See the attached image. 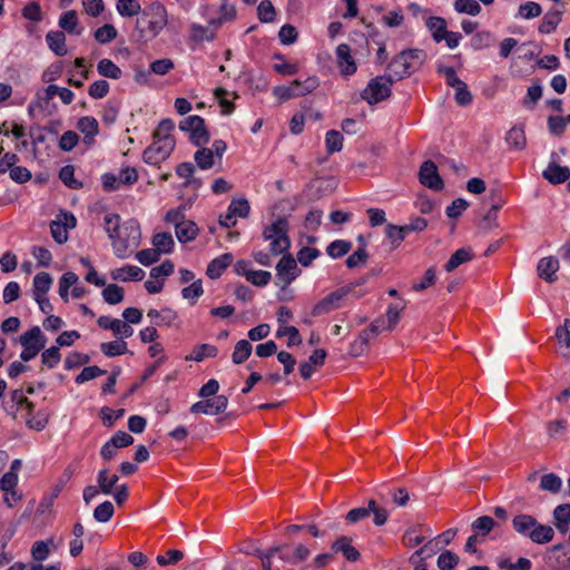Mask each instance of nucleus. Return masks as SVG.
Masks as SVG:
<instances>
[{
	"label": "nucleus",
	"mask_w": 570,
	"mask_h": 570,
	"mask_svg": "<svg viewBox=\"0 0 570 570\" xmlns=\"http://www.w3.org/2000/svg\"><path fill=\"white\" fill-rule=\"evenodd\" d=\"M118 214L109 213L104 217V228L114 253L119 258L128 257L140 244V225L136 219H128L124 223Z\"/></svg>",
	"instance_id": "f257e3e1"
},
{
	"label": "nucleus",
	"mask_w": 570,
	"mask_h": 570,
	"mask_svg": "<svg viewBox=\"0 0 570 570\" xmlns=\"http://www.w3.org/2000/svg\"><path fill=\"white\" fill-rule=\"evenodd\" d=\"M513 530L523 538L537 544H546L553 540L554 530L550 525L541 524L530 514H518L512 519Z\"/></svg>",
	"instance_id": "f03ea898"
},
{
	"label": "nucleus",
	"mask_w": 570,
	"mask_h": 570,
	"mask_svg": "<svg viewBox=\"0 0 570 570\" xmlns=\"http://www.w3.org/2000/svg\"><path fill=\"white\" fill-rule=\"evenodd\" d=\"M423 51L407 49L395 56L389 63L390 77L393 80H401L409 77L422 63Z\"/></svg>",
	"instance_id": "7ed1b4c3"
},
{
	"label": "nucleus",
	"mask_w": 570,
	"mask_h": 570,
	"mask_svg": "<svg viewBox=\"0 0 570 570\" xmlns=\"http://www.w3.org/2000/svg\"><path fill=\"white\" fill-rule=\"evenodd\" d=\"M287 233L288 223L285 218H277L264 228L263 238L271 242L269 249L273 255H281L289 248L291 240Z\"/></svg>",
	"instance_id": "20e7f679"
},
{
	"label": "nucleus",
	"mask_w": 570,
	"mask_h": 570,
	"mask_svg": "<svg viewBox=\"0 0 570 570\" xmlns=\"http://www.w3.org/2000/svg\"><path fill=\"white\" fill-rule=\"evenodd\" d=\"M320 86L316 76H309L305 80H294L289 85H281L273 88V95L279 101H287L293 98L303 97L313 92Z\"/></svg>",
	"instance_id": "39448f33"
},
{
	"label": "nucleus",
	"mask_w": 570,
	"mask_h": 570,
	"mask_svg": "<svg viewBox=\"0 0 570 570\" xmlns=\"http://www.w3.org/2000/svg\"><path fill=\"white\" fill-rule=\"evenodd\" d=\"M393 81L390 76H379L371 79L361 94L362 99L370 105L381 102L390 97Z\"/></svg>",
	"instance_id": "423d86ee"
},
{
	"label": "nucleus",
	"mask_w": 570,
	"mask_h": 570,
	"mask_svg": "<svg viewBox=\"0 0 570 570\" xmlns=\"http://www.w3.org/2000/svg\"><path fill=\"white\" fill-rule=\"evenodd\" d=\"M175 148V138L159 140L154 138L153 144L144 150L142 158L148 165H159L166 160Z\"/></svg>",
	"instance_id": "0eeeda50"
},
{
	"label": "nucleus",
	"mask_w": 570,
	"mask_h": 570,
	"mask_svg": "<svg viewBox=\"0 0 570 570\" xmlns=\"http://www.w3.org/2000/svg\"><path fill=\"white\" fill-rule=\"evenodd\" d=\"M77 219L71 213L61 212L55 220L50 223V233L58 244L68 240V229L76 227Z\"/></svg>",
	"instance_id": "6e6552de"
},
{
	"label": "nucleus",
	"mask_w": 570,
	"mask_h": 570,
	"mask_svg": "<svg viewBox=\"0 0 570 570\" xmlns=\"http://www.w3.org/2000/svg\"><path fill=\"white\" fill-rule=\"evenodd\" d=\"M346 294L347 291L345 288H338L330 293L327 296H325L314 305V307L311 311V315L313 317H318L322 315H326L335 309H338L341 307V302Z\"/></svg>",
	"instance_id": "1a4fd4ad"
},
{
	"label": "nucleus",
	"mask_w": 570,
	"mask_h": 570,
	"mask_svg": "<svg viewBox=\"0 0 570 570\" xmlns=\"http://www.w3.org/2000/svg\"><path fill=\"white\" fill-rule=\"evenodd\" d=\"M228 399L225 395H217L213 399H204L194 403L190 406V412L194 414L216 415L226 410Z\"/></svg>",
	"instance_id": "9d476101"
},
{
	"label": "nucleus",
	"mask_w": 570,
	"mask_h": 570,
	"mask_svg": "<svg viewBox=\"0 0 570 570\" xmlns=\"http://www.w3.org/2000/svg\"><path fill=\"white\" fill-rule=\"evenodd\" d=\"M142 14L150 17L148 29L154 37L158 36L167 24V10L159 2L151 3L142 11Z\"/></svg>",
	"instance_id": "9b49d317"
},
{
	"label": "nucleus",
	"mask_w": 570,
	"mask_h": 570,
	"mask_svg": "<svg viewBox=\"0 0 570 570\" xmlns=\"http://www.w3.org/2000/svg\"><path fill=\"white\" fill-rule=\"evenodd\" d=\"M420 181L423 186L433 189H443V180L438 173L436 165L432 160H425L420 168Z\"/></svg>",
	"instance_id": "f8f14e48"
},
{
	"label": "nucleus",
	"mask_w": 570,
	"mask_h": 570,
	"mask_svg": "<svg viewBox=\"0 0 570 570\" xmlns=\"http://www.w3.org/2000/svg\"><path fill=\"white\" fill-rule=\"evenodd\" d=\"M337 66L343 76L350 77L357 70L356 62L352 56L351 48L346 43H341L335 50Z\"/></svg>",
	"instance_id": "ddd939ff"
},
{
	"label": "nucleus",
	"mask_w": 570,
	"mask_h": 570,
	"mask_svg": "<svg viewBox=\"0 0 570 570\" xmlns=\"http://www.w3.org/2000/svg\"><path fill=\"white\" fill-rule=\"evenodd\" d=\"M276 272L284 285H288L298 276L299 268L292 255H284L276 265Z\"/></svg>",
	"instance_id": "4468645a"
},
{
	"label": "nucleus",
	"mask_w": 570,
	"mask_h": 570,
	"mask_svg": "<svg viewBox=\"0 0 570 570\" xmlns=\"http://www.w3.org/2000/svg\"><path fill=\"white\" fill-rule=\"evenodd\" d=\"M60 31H63L71 36H81L85 31V27L79 21V16L76 10H67L62 12L58 20Z\"/></svg>",
	"instance_id": "2eb2a0df"
},
{
	"label": "nucleus",
	"mask_w": 570,
	"mask_h": 570,
	"mask_svg": "<svg viewBox=\"0 0 570 570\" xmlns=\"http://www.w3.org/2000/svg\"><path fill=\"white\" fill-rule=\"evenodd\" d=\"M97 323L99 327L104 330H111L116 336H120L121 338H128L134 334L132 327L118 318L100 316Z\"/></svg>",
	"instance_id": "dca6fc26"
},
{
	"label": "nucleus",
	"mask_w": 570,
	"mask_h": 570,
	"mask_svg": "<svg viewBox=\"0 0 570 570\" xmlns=\"http://www.w3.org/2000/svg\"><path fill=\"white\" fill-rule=\"evenodd\" d=\"M559 269V261L553 256L543 257L539 261L537 272L540 278L547 283L557 281L556 273Z\"/></svg>",
	"instance_id": "f3484780"
},
{
	"label": "nucleus",
	"mask_w": 570,
	"mask_h": 570,
	"mask_svg": "<svg viewBox=\"0 0 570 570\" xmlns=\"http://www.w3.org/2000/svg\"><path fill=\"white\" fill-rule=\"evenodd\" d=\"M110 277L114 281L129 282V281H141L145 277V272L138 266L126 265L119 268H115L110 272Z\"/></svg>",
	"instance_id": "a211bd4d"
},
{
	"label": "nucleus",
	"mask_w": 570,
	"mask_h": 570,
	"mask_svg": "<svg viewBox=\"0 0 570 570\" xmlns=\"http://www.w3.org/2000/svg\"><path fill=\"white\" fill-rule=\"evenodd\" d=\"M332 550L336 553H342L350 562H355L361 557L358 550L352 546V539L348 537H341L334 541Z\"/></svg>",
	"instance_id": "6ab92c4d"
},
{
	"label": "nucleus",
	"mask_w": 570,
	"mask_h": 570,
	"mask_svg": "<svg viewBox=\"0 0 570 570\" xmlns=\"http://www.w3.org/2000/svg\"><path fill=\"white\" fill-rule=\"evenodd\" d=\"M18 484V474L16 472H6L0 479V490L6 493L4 502L12 507L10 503L9 494L13 497V501L20 500V495L16 491Z\"/></svg>",
	"instance_id": "aec40b11"
},
{
	"label": "nucleus",
	"mask_w": 570,
	"mask_h": 570,
	"mask_svg": "<svg viewBox=\"0 0 570 570\" xmlns=\"http://www.w3.org/2000/svg\"><path fill=\"white\" fill-rule=\"evenodd\" d=\"M46 42L49 49L58 57H63L68 53L66 46V35L60 30H51L46 35Z\"/></svg>",
	"instance_id": "412c9836"
},
{
	"label": "nucleus",
	"mask_w": 570,
	"mask_h": 570,
	"mask_svg": "<svg viewBox=\"0 0 570 570\" xmlns=\"http://www.w3.org/2000/svg\"><path fill=\"white\" fill-rule=\"evenodd\" d=\"M233 258L230 253H225L212 259L207 266L206 275L212 279L219 278L224 271L233 263Z\"/></svg>",
	"instance_id": "4be33fe9"
},
{
	"label": "nucleus",
	"mask_w": 570,
	"mask_h": 570,
	"mask_svg": "<svg viewBox=\"0 0 570 570\" xmlns=\"http://www.w3.org/2000/svg\"><path fill=\"white\" fill-rule=\"evenodd\" d=\"M77 128L83 134V142L91 145L98 134L99 125L96 118L85 116L78 120Z\"/></svg>",
	"instance_id": "5701e85b"
},
{
	"label": "nucleus",
	"mask_w": 570,
	"mask_h": 570,
	"mask_svg": "<svg viewBox=\"0 0 570 570\" xmlns=\"http://www.w3.org/2000/svg\"><path fill=\"white\" fill-rule=\"evenodd\" d=\"M542 176L551 184H561L570 178V169L568 167L559 166L554 163L549 164V166L543 170Z\"/></svg>",
	"instance_id": "b1692460"
},
{
	"label": "nucleus",
	"mask_w": 570,
	"mask_h": 570,
	"mask_svg": "<svg viewBox=\"0 0 570 570\" xmlns=\"http://www.w3.org/2000/svg\"><path fill=\"white\" fill-rule=\"evenodd\" d=\"M442 549L440 544V539H432L423 544L420 549L414 551L412 556L409 558V562H415L420 559H429L436 554Z\"/></svg>",
	"instance_id": "393cba45"
},
{
	"label": "nucleus",
	"mask_w": 570,
	"mask_h": 570,
	"mask_svg": "<svg viewBox=\"0 0 570 570\" xmlns=\"http://www.w3.org/2000/svg\"><path fill=\"white\" fill-rule=\"evenodd\" d=\"M474 257L471 248L463 247L455 250L450 259L444 265L446 272L451 273L456 269L460 265L470 262Z\"/></svg>",
	"instance_id": "a878e982"
},
{
	"label": "nucleus",
	"mask_w": 570,
	"mask_h": 570,
	"mask_svg": "<svg viewBox=\"0 0 570 570\" xmlns=\"http://www.w3.org/2000/svg\"><path fill=\"white\" fill-rule=\"evenodd\" d=\"M97 71L101 77L118 80L122 76L121 69L108 58H104L97 63Z\"/></svg>",
	"instance_id": "bb28decb"
},
{
	"label": "nucleus",
	"mask_w": 570,
	"mask_h": 570,
	"mask_svg": "<svg viewBox=\"0 0 570 570\" xmlns=\"http://www.w3.org/2000/svg\"><path fill=\"white\" fill-rule=\"evenodd\" d=\"M428 30L431 32L435 42L443 41L446 31V21L441 17H429L425 21Z\"/></svg>",
	"instance_id": "cd10ccee"
},
{
	"label": "nucleus",
	"mask_w": 570,
	"mask_h": 570,
	"mask_svg": "<svg viewBox=\"0 0 570 570\" xmlns=\"http://www.w3.org/2000/svg\"><path fill=\"white\" fill-rule=\"evenodd\" d=\"M177 239L180 243L191 242L198 234L197 225L191 220H185L184 223L177 224L175 228Z\"/></svg>",
	"instance_id": "c85d7f7f"
},
{
	"label": "nucleus",
	"mask_w": 570,
	"mask_h": 570,
	"mask_svg": "<svg viewBox=\"0 0 570 570\" xmlns=\"http://www.w3.org/2000/svg\"><path fill=\"white\" fill-rule=\"evenodd\" d=\"M561 16H562V12L557 9L549 10L544 14V17L539 26V32H541L543 35H549V33L553 32L561 21Z\"/></svg>",
	"instance_id": "c756f323"
},
{
	"label": "nucleus",
	"mask_w": 570,
	"mask_h": 570,
	"mask_svg": "<svg viewBox=\"0 0 570 570\" xmlns=\"http://www.w3.org/2000/svg\"><path fill=\"white\" fill-rule=\"evenodd\" d=\"M407 235L404 225L386 224L385 226V237L390 240L392 248H397Z\"/></svg>",
	"instance_id": "7c9ffc66"
},
{
	"label": "nucleus",
	"mask_w": 570,
	"mask_h": 570,
	"mask_svg": "<svg viewBox=\"0 0 570 570\" xmlns=\"http://www.w3.org/2000/svg\"><path fill=\"white\" fill-rule=\"evenodd\" d=\"M52 284V278L49 273L40 272L33 277V297L46 295Z\"/></svg>",
	"instance_id": "2f4dec72"
},
{
	"label": "nucleus",
	"mask_w": 570,
	"mask_h": 570,
	"mask_svg": "<svg viewBox=\"0 0 570 570\" xmlns=\"http://www.w3.org/2000/svg\"><path fill=\"white\" fill-rule=\"evenodd\" d=\"M195 153L194 160L196 165L203 169L207 170L214 166L215 163V156L214 150L209 149L207 147H202Z\"/></svg>",
	"instance_id": "473e14b6"
},
{
	"label": "nucleus",
	"mask_w": 570,
	"mask_h": 570,
	"mask_svg": "<svg viewBox=\"0 0 570 570\" xmlns=\"http://www.w3.org/2000/svg\"><path fill=\"white\" fill-rule=\"evenodd\" d=\"M19 343L21 345H37V344H43V347L46 346L47 338L42 334L40 327L33 326L29 331L24 332L19 337Z\"/></svg>",
	"instance_id": "72a5a7b5"
},
{
	"label": "nucleus",
	"mask_w": 570,
	"mask_h": 570,
	"mask_svg": "<svg viewBox=\"0 0 570 570\" xmlns=\"http://www.w3.org/2000/svg\"><path fill=\"white\" fill-rule=\"evenodd\" d=\"M119 478L117 474L109 475L107 469H102L98 472L97 482L100 491L104 494H111L114 487L117 484Z\"/></svg>",
	"instance_id": "f704fd0d"
},
{
	"label": "nucleus",
	"mask_w": 570,
	"mask_h": 570,
	"mask_svg": "<svg viewBox=\"0 0 570 570\" xmlns=\"http://www.w3.org/2000/svg\"><path fill=\"white\" fill-rule=\"evenodd\" d=\"M194 171H195V168L191 163H181L176 168V174L180 178L186 179V183H185L186 186H193L195 188H198L202 185V183L199 179L193 177Z\"/></svg>",
	"instance_id": "c9c22d12"
},
{
	"label": "nucleus",
	"mask_w": 570,
	"mask_h": 570,
	"mask_svg": "<svg viewBox=\"0 0 570 570\" xmlns=\"http://www.w3.org/2000/svg\"><path fill=\"white\" fill-rule=\"evenodd\" d=\"M505 140L509 146L521 150L527 145L525 134L524 130L521 127H512L505 137Z\"/></svg>",
	"instance_id": "e433bc0d"
},
{
	"label": "nucleus",
	"mask_w": 570,
	"mask_h": 570,
	"mask_svg": "<svg viewBox=\"0 0 570 570\" xmlns=\"http://www.w3.org/2000/svg\"><path fill=\"white\" fill-rule=\"evenodd\" d=\"M174 244V238L169 233H157L153 237V245L160 254L170 253Z\"/></svg>",
	"instance_id": "4c0bfd02"
},
{
	"label": "nucleus",
	"mask_w": 570,
	"mask_h": 570,
	"mask_svg": "<svg viewBox=\"0 0 570 570\" xmlns=\"http://www.w3.org/2000/svg\"><path fill=\"white\" fill-rule=\"evenodd\" d=\"M116 8L121 17H135L141 12L138 0H118Z\"/></svg>",
	"instance_id": "58836bf2"
},
{
	"label": "nucleus",
	"mask_w": 570,
	"mask_h": 570,
	"mask_svg": "<svg viewBox=\"0 0 570 570\" xmlns=\"http://www.w3.org/2000/svg\"><path fill=\"white\" fill-rule=\"evenodd\" d=\"M352 248V243L344 239H336L328 244L326 253L332 258H340L346 255Z\"/></svg>",
	"instance_id": "ea45409f"
},
{
	"label": "nucleus",
	"mask_w": 570,
	"mask_h": 570,
	"mask_svg": "<svg viewBox=\"0 0 570 570\" xmlns=\"http://www.w3.org/2000/svg\"><path fill=\"white\" fill-rule=\"evenodd\" d=\"M252 344L246 340H240L236 343L234 347V352L232 354V360L235 364L244 363L252 353Z\"/></svg>",
	"instance_id": "a19ab883"
},
{
	"label": "nucleus",
	"mask_w": 570,
	"mask_h": 570,
	"mask_svg": "<svg viewBox=\"0 0 570 570\" xmlns=\"http://www.w3.org/2000/svg\"><path fill=\"white\" fill-rule=\"evenodd\" d=\"M100 350L106 356L115 357L127 352V343L124 340L106 342L100 344Z\"/></svg>",
	"instance_id": "79ce46f5"
},
{
	"label": "nucleus",
	"mask_w": 570,
	"mask_h": 570,
	"mask_svg": "<svg viewBox=\"0 0 570 570\" xmlns=\"http://www.w3.org/2000/svg\"><path fill=\"white\" fill-rule=\"evenodd\" d=\"M117 35V29L112 24L106 23L94 32V38L97 42L106 45L115 40Z\"/></svg>",
	"instance_id": "37998d69"
},
{
	"label": "nucleus",
	"mask_w": 570,
	"mask_h": 570,
	"mask_svg": "<svg viewBox=\"0 0 570 570\" xmlns=\"http://www.w3.org/2000/svg\"><path fill=\"white\" fill-rule=\"evenodd\" d=\"M102 298L110 305H116L124 299V289L117 284H109L102 289Z\"/></svg>",
	"instance_id": "c03bdc74"
},
{
	"label": "nucleus",
	"mask_w": 570,
	"mask_h": 570,
	"mask_svg": "<svg viewBox=\"0 0 570 570\" xmlns=\"http://www.w3.org/2000/svg\"><path fill=\"white\" fill-rule=\"evenodd\" d=\"M218 354V348L210 344H200L197 346L187 360L202 362L206 357H215Z\"/></svg>",
	"instance_id": "a18cd8bd"
},
{
	"label": "nucleus",
	"mask_w": 570,
	"mask_h": 570,
	"mask_svg": "<svg viewBox=\"0 0 570 570\" xmlns=\"http://www.w3.org/2000/svg\"><path fill=\"white\" fill-rule=\"evenodd\" d=\"M562 487V480L554 473H547L541 476L540 489L551 493H558Z\"/></svg>",
	"instance_id": "49530a36"
},
{
	"label": "nucleus",
	"mask_w": 570,
	"mask_h": 570,
	"mask_svg": "<svg viewBox=\"0 0 570 570\" xmlns=\"http://www.w3.org/2000/svg\"><path fill=\"white\" fill-rule=\"evenodd\" d=\"M325 145L328 154L341 151L343 148V136L337 130H330L325 136Z\"/></svg>",
	"instance_id": "de8ad7c7"
},
{
	"label": "nucleus",
	"mask_w": 570,
	"mask_h": 570,
	"mask_svg": "<svg viewBox=\"0 0 570 570\" xmlns=\"http://www.w3.org/2000/svg\"><path fill=\"white\" fill-rule=\"evenodd\" d=\"M542 13L541 6L534 1H528L520 4L517 17L523 19H533Z\"/></svg>",
	"instance_id": "09e8293b"
},
{
	"label": "nucleus",
	"mask_w": 570,
	"mask_h": 570,
	"mask_svg": "<svg viewBox=\"0 0 570 570\" xmlns=\"http://www.w3.org/2000/svg\"><path fill=\"white\" fill-rule=\"evenodd\" d=\"M114 512V504L110 501H105L96 507L94 518L97 522L106 523L112 518Z\"/></svg>",
	"instance_id": "8fccbe9b"
},
{
	"label": "nucleus",
	"mask_w": 570,
	"mask_h": 570,
	"mask_svg": "<svg viewBox=\"0 0 570 570\" xmlns=\"http://www.w3.org/2000/svg\"><path fill=\"white\" fill-rule=\"evenodd\" d=\"M257 14L261 22L269 23L275 20L276 11L271 1L263 0L257 7Z\"/></svg>",
	"instance_id": "3c124183"
},
{
	"label": "nucleus",
	"mask_w": 570,
	"mask_h": 570,
	"mask_svg": "<svg viewBox=\"0 0 570 570\" xmlns=\"http://www.w3.org/2000/svg\"><path fill=\"white\" fill-rule=\"evenodd\" d=\"M373 513V522L375 525L381 527L389 520L390 512L377 504L373 499L370 500V514Z\"/></svg>",
	"instance_id": "603ef678"
},
{
	"label": "nucleus",
	"mask_w": 570,
	"mask_h": 570,
	"mask_svg": "<svg viewBox=\"0 0 570 570\" xmlns=\"http://www.w3.org/2000/svg\"><path fill=\"white\" fill-rule=\"evenodd\" d=\"M52 543V539L47 541H36L31 548L32 558L38 562L45 561L49 557V547Z\"/></svg>",
	"instance_id": "864d4df0"
},
{
	"label": "nucleus",
	"mask_w": 570,
	"mask_h": 570,
	"mask_svg": "<svg viewBox=\"0 0 570 570\" xmlns=\"http://www.w3.org/2000/svg\"><path fill=\"white\" fill-rule=\"evenodd\" d=\"M568 429V421L566 419H558L551 421L547 425L548 435L552 439H561L566 435Z\"/></svg>",
	"instance_id": "5fc2aeb1"
},
{
	"label": "nucleus",
	"mask_w": 570,
	"mask_h": 570,
	"mask_svg": "<svg viewBox=\"0 0 570 570\" xmlns=\"http://www.w3.org/2000/svg\"><path fill=\"white\" fill-rule=\"evenodd\" d=\"M61 360V354L58 346H51L45 350L41 354V362L48 368H55Z\"/></svg>",
	"instance_id": "6e6d98bb"
},
{
	"label": "nucleus",
	"mask_w": 570,
	"mask_h": 570,
	"mask_svg": "<svg viewBox=\"0 0 570 570\" xmlns=\"http://www.w3.org/2000/svg\"><path fill=\"white\" fill-rule=\"evenodd\" d=\"M277 337L286 336L288 337L287 346L293 347L295 345L301 344V335L298 330L295 326H281L276 332Z\"/></svg>",
	"instance_id": "4d7b16f0"
},
{
	"label": "nucleus",
	"mask_w": 570,
	"mask_h": 570,
	"mask_svg": "<svg viewBox=\"0 0 570 570\" xmlns=\"http://www.w3.org/2000/svg\"><path fill=\"white\" fill-rule=\"evenodd\" d=\"M454 9L460 13L476 16L481 11V7L476 0H456Z\"/></svg>",
	"instance_id": "13d9d810"
},
{
	"label": "nucleus",
	"mask_w": 570,
	"mask_h": 570,
	"mask_svg": "<svg viewBox=\"0 0 570 570\" xmlns=\"http://www.w3.org/2000/svg\"><path fill=\"white\" fill-rule=\"evenodd\" d=\"M203 293V283L200 279L194 281L189 286L184 287L181 291L183 297L185 299H189L191 304H195Z\"/></svg>",
	"instance_id": "bf43d9fd"
},
{
	"label": "nucleus",
	"mask_w": 570,
	"mask_h": 570,
	"mask_svg": "<svg viewBox=\"0 0 570 570\" xmlns=\"http://www.w3.org/2000/svg\"><path fill=\"white\" fill-rule=\"evenodd\" d=\"M459 562V557L450 551V550H445L443 551L439 558H438V568L440 570H452Z\"/></svg>",
	"instance_id": "052dcab7"
},
{
	"label": "nucleus",
	"mask_w": 570,
	"mask_h": 570,
	"mask_svg": "<svg viewBox=\"0 0 570 570\" xmlns=\"http://www.w3.org/2000/svg\"><path fill=\"white\" fill-rule=\"evenodd\" d=\"M100 414L104 425L107 428H111L116 423V421L124 416L125 410H112L110 407L105 406L101 409Z\"/></svg>",
	"instance_id": "680f3d73"
},
{
	"label": "nucleus",
	"mask_w": 570,
	"mask_h": 570,
	"mask_svg": "<svg viewBox=\"0 0 570 570\" xmlns=\"http://www.w3.org/2000/svg\"><path fill=\"white\" fill-rule=\"evenodd\" d=\"M274 59L279 60V62L274 63V70L277 73L284 75V76H293L296 75L298 71V67L295 63L286 62L284 59V56L277 53L274 56Z\"/></svg>",
	"instance_id": "e2e57ef3"
},
{
	"label": "nucleus",
	"mask_w": 570,
	"mask_h": 570,
	"mask_svg": "<svg viewBox=\"0 0 570 570\" xmlns=\"http://www.w3.org/2000/svg\"><path fill=\"white\" fill-rule=\"evenodd\" d=\"M110 86L106 80H96L88 88V95L94 99H101L109 92Z\"/></svg>",
	"instance_id": "0e129e2a"
},
{
	"label": "nucleus",
	"mask_w": 570,
	"mask_h": 570,
	"mask_svg": "<svg viewBox=\"0 0 570 570\" xmlns=\"http://www.w3.org/2000/svg\"><path fill=\"white\" fill-rule=\"evenodd\" d=\"M174 129L175 122L171 119H163L154 132V138L159 140H164L165 138H174L171 135Z\"/></svg>",
	"instance_id": "69168bd1"
},
{
	"label": "nucleus",
	"mask_w": 570,
	"mask_h": 570,
	"mask_svg": "<svg viewBox=\"0 0 570 570\" xmlns=\"http://www.w3.org/2000/svg\"><path fill=\"white\" fill-rule=\"evenodd\" d=\"M227 209L234 216L245 218L248 216L250 207H249V203L247 202V199L240 198L238 200H233L229 204Z\"/></svg>",
	"instance_id": "338daca9"
},
{
	"label": "nucleus",
	"mask_w": 570,
	"mask_h": 570,
	"mask_svg": "<svg viewBox=\"0 0 570 570\" xmlns=\"http://www.w3.org/2000/svg\"><path fill=\"white\" fill-rule=\"evenodd\" d=\"M556 337L561 345L570 347V320L566 318L563 325L556 330Z\"/></svg>",
	"instance_id": "774afa93"
}]
</instances>
